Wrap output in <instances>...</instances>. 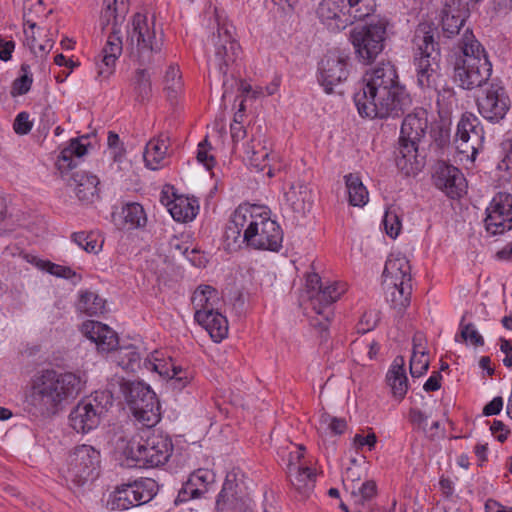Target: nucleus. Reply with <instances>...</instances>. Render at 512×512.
<instances>
[{"instance_id": "f257e3e1", "label": "nucleus", "mask_w": 512, "mask_h": 512, "mask_svg": "<svg viewBox=\"0 0 512 512\" xmlns=\"http://www.w3.org/2000/svg\"><path fill=\"white\" fill-rule=\"evenodd\" d=\"M358 113L369 119L401 117L412 105V98L399 81L391 63L368 69L353 96Z\"/></svg>"}, {"instance_id": "f03ea898", "label": "nucleus", "mask_w": 512, "mask_h": 512, "mask_svg": "<svg viewBox=\"0 0 512 512\" xmlns=\"http://www.w3.org/2000/svg\"><path fill=\"white\" fill-rule=\"evenodd\" d=\"M84 383L82 377L73 372L42 370L25 393L24 409L34 417L54 416L64 403L78 396Z\"/></svg>"}, {"instance_id": "7ed1b4c3", "label": "nucleus", "mask_w": 512, "mask_h": 512, "mask_svg": "<svg viewBox=\"0 0 512 512\" xmlns=\"http://www.w3.org/2000/svg\"><path fill=\"white\" fill-rule=\"evenodd\" d=\"M462 55L456 60L454 78L463 89L481 87L490 78L492 64L484 47L470 29H466L459 42Z\"/></svg>"}, {"instance_id": "20e7f679", "label": "nucleus", "mask_w": 512, "mask_h": 512, "mask_svg": "<svg viewBox=\"0 0 512 512\" xmlns=\"http://www.w3.org/2000/svg\"><path fill=\"white\" fill-rule=\"evenodd\" d=\"M428 127L427 112L420 108L404 118L398 147L396 148L395 163L406 176L417 174L424 166V157L419 154V144L425 137Z\"/></svg>"}, {"instance_id": "39448f33", "label": "nucleus", "mask_w": 512, "mask_h": 512, "mask_svg": "<svg viewBox=\"0 0 512 512\" xmlns=\"http://www.w3.org/2000/svg\"><path fill=\"white\" fill-rule=\"evenodd\" d=\"M129 0H104L101 12L102 29L111 26L107 41L101 54L96 60L97 77L108 79L115 71V64L122 53V39L119 26L123 23L128 12Z\"/></svg>"}, {"instance_id": "423d86ee", "label": "nucleus", "mask_w": 512, "mask_h": 512, "mask_svg": "<svg viewBox=\"0 0 512 512\" xmlns=\"http://www.w3.org/2000/svg\"><path fill=\"white\" fill-rule=\"evenodd\" d=\"M437 27L433 23H420L414 33V59L417 84L422 88H432L436 85V78L440 69L441 52Z\"/></svg>"}, {"instance_id": "0eeeda50", "label": "nucleus", "mask_w": 512, "mask_h": 512, "mask_svg": "<svg viewBox=\"0 0 512 512\" xmlns=\"http://www.w3.org/2000/svg\"><path fill=\"white\" fill-rule=\"evenodd\" d=\"M173 452L171 438L156 430H147L137 440L129 441L125 455L135 462L136 466L154 468L166 464Z\"/></svg>"}, {"instance_id": "6e6552de", "label": "nucleus", "mask_w": 512, "mask_h": 512, "mask_svg": "<svg viewBox=\"0 0 512 512\" xmlns=\"http://www.w3.org/2000/svg\"><path fill=\"white\" fill-rule=\"evenodd\" d=\"M375 7V0H322L317 15L328 29L340 31L371 15Z\"/></svg>"}, {"instance_id": "1a4fd4ad", "label": "nucleus", "mask_w": 512, "mask_h": 512, "mask_svg": "<svg viewBox=\"0 0 512 512\" xmlns=\"http://www.w3.org/2000/svg\"><path fill=\"white\" fill-rule=\"evenodd\" d=\"M121 392L134 417L144 426L151 428L161 419V405L155 392L140 381H124Z\"/></svg>"}, {"instance_id": "9d476101", "label": "nucleus", "mask_w": 512, "mask_h": 512, "mask_svg": "<svg viewBox=\"0 0 512 512\" xmlns=\"http://www.w3.org/2000/svg\"><path fill=\"white\" fill-rule=\"evenodd\" d=\"M133 53L141 65L150 64L155 54H160L163 46V33H157L154 18L136 13L132 19V29L128 32Z\"/></svg>"}, {"instance_id": "9b49d317", "label": "nucleus", "mask_w": 512, "mask_h": 512, "mask_svg": "<svg viewBox=\"0 0 512 512\" xmlns=\"http://www.w3.org/2000/svg\"><path fill=\"white\" fill-rule=\"evenodd\" d=\"M113 405L110 391H95L82 399L70 412V426L78 433H88L100 424L101 418Z\"/></svg>"}, {"instance_id": "f8f14e48", "label": "nucleus", "mask_w": 512, "mask_h": 512, "mask_svg": "<svg viewBox=\"0 0 512 512\" xmlns=\"http://www.w3.org/2000/svg\"><path fill=\"white\" fill-rule=\"evenodd\" d=\"M306 286L310 294V305L313 311L320 317L313 321L312 324L319 326L321 330H326L333 316L332 304L344 293L345 287L336 282L324 285L317 273L307 276Z\"/></svg>"}, {"instance_id": "ddd939ff", "label": "nucleus", "mask_w": 512, "mask_h": 512, "mask_svg": "<svg viewBox=\"0 0 512 512\" xmlns=\"http://www.w3.org/2000/svg\"><path fill=\"white\" fill-rule=\"evenodd\" d=\"M498 169L512 171V150L498 164ZM486 231L499 235L512 229V194L498 192L486 209Z\"/></svg>"}, {"instance_id": "4468645a", "label": "nucleus", "mask_w": 512, "mask_h": 512, "mask_svg": "<svg viewBox=\"0 0 512 512\" xmlns=\"http://www.w3.org/2000/svg\"><path fill=\"white\" fill-rule=\"evenodd\" d=\"M158 491V485L151 478H140L121 484L110 494L108 506L111 510H128L151 501Z\"/></svg>"}, {"instance_id": "2eb2a0df", "label": "nucleus", "mask_w": 512, "mask_h": 512, "mask_svg": "<svg viewBox=\"0 0 512 512\" xmlns=\"http://www.w3.org/2000/svg\"><path fill=\"white\" fill-rule=\"evenodd\" d=\"M387 37V22L378 20L353 28L350 40L358 58L366 63L372 62L383 51Z\"/></svg>"}, {"instance_id": "dca6fc26", "label": "nucleus", "mask_w": 512, "mask_h": 512, "mask_svg": "<svg viewBox=\"0 0 512 512\" xmlns=\"http://www.w3.org/2000/svg\"><path fill=\"white\" fill-rule=\"evenodd\" d=\"M66 462V478L76 486H83L99 475L100 452L90 445L76 446Z\"/></svg>"}, {"instance_id": "f3484780", "label": "nucleus", "mask_w": 512, "mask_h": 512, "mask_svg": "<svg viewBox=\"0 0 512 512\" xmlns=\"http://www.w3.org/2000/svg\"><path fill=\"white\" fill-rule=\"evenodd\" d=\"M248 248L278 252L282 248L283 231L269 216V210L259 211L257 222L243 238Z\"/></svg>"}, {"instance_id": "a211bd4d", "label": "nucleus", "mask_w": 512, "mask_h": 512, "mask_svg": "<svg viewBox=\"0 0 512 512\" xmlns=\"http://www.w3.org/2000/svg\"><path fill=\"white\" fill-rule=\"evenodd\" d=\"M350 66V57L344 51L335 49L324 55L318 66V82L327 94L347 80Z\"/></svg>"}, {"instance_id": "6ab92c4d", "label": "nucleus", "mask_w": 512, "mask_h": 512, "mask_svg": "<svg viewBox=\"0 0 512 512\" xmlns=\"http://www.w3.org/2000/svg\"><path fill=\"white\" fill-rule=\"evenodd\" d=\"M259 211H266V207L242 204L235 209L224 233L227 249L236 250L245 244L246 241L243 238L257 222Z\"/></svg>"}, {"instance_id": "aec40b11", "label": "nucleus", "mask_w": 512, "mask_h": 512, "mask_svg": "<svg viewBox=\"0 0 512 512\" xmlns=\"http://www.w3.org/2000/svg\"><path fill=\"white\" fill-rule=\"evenodd\" d=\"M215 46L214 58L211 63L215 65L223 76L227 74V67L234 62L240 53L239 44L233 39V26L226 23H217V34L211 38Z\"/></svg>"}, {"instance_id": "412c9836", "label": "nucleus", "mask_w": 512, "mask_h": 512, "mask_svg": "<svg viewBox=\"0 0 512 512\" xmlns=\"http://www.w3.org/2000/svg\"><path fill=\"white\" fill-rule=\"evenodd\" d=\"M478 111L491 123H499L510 109V99L499 83H490L483 96L477 99Z\"/></svg>"}, {"instance_id": "4be33fe9", "label": "nucleus", "mask_w": 512, "mask_h": 512, "mask_svg": "<svg viewBox=\"0 0 512 512\" xmlns=\"http://www.w3.org/2000/svg\"><path fill=\"white\" fill-rule=\"evenodd\" d=\"M484 140V130L480 120L471 112L462 114L455 135L456 148L461 154L474 156Z\"/></svg>"}, {"instance_id": "5701e85b", "label": "nucleus", "mask_w": 512, "mask_h": 512, "mask_svg": "<svg viewBox=\"0 0 512 512\" xmlns=\"http://www.w3.org/2000/svg\"><path fill=\"white\" fill-rule=\"evenodd\" d=\"M435 186L451 199L461 197L465 188V178L461 170L444 161L438 162L433 174Z\"/></svg>"}, {"instance_id": "b1692460", "label": "nucleus", "mask_w": 512, "mask_h": 512, "mask_svg": "<svg viewBox=\"0 0 512 512\" xmlns=\"http://www.w3.org/2000/svg\"><path fill=\"white\" fill-rule=\"evenodd\" d=\"M217 512H247L248 502L240 495L235 472H228L222 489L216 498Z\"/></svg>"}, {"instance_id": "393cba45", "label": "nucleus", "mask_w": 512, "mask_h": 512, "mask_svg": "<svg viewBox=\"0 0 512 512\" xmlns=\"http://www.w3.org/2000/svg\"><path fill=\"white\" fill-rule=\"evenodd\" d=\"M383 284L397 286L399 282L412 284L409 260L401 254H390L383 270Z\"/></svg>"}, {"instance_id": "a878e982", "label": "nucleus", "mask_w": 512, "mask_h": 512, "mask_svg": "<svg viewBox=\"0 0 512 512\" xmlns=\"http://www.w3.org/2000/svg\"><path fill=\"white\" fill-rule=\"evenodd\" d=\"M83 333L103 352L115 350L118 346V336L109 326L98 321L83 323Z\"/></svg>"}, {"instance_id": "bb28decb", "label": "nucleus", "mask_w": 512, "mask_h": 512, "mask_svg": "<svg viewBox=\"0 0 512 512\" xmlns=\"http://www.w3.org/2000/svg\"><path fill=\"white\" fill-rule=\"evenodd\" d=\"M88 146V137L82 136L72 139L69 145L61 150L55 166L62 176L78 165L80 158L87 153Z\"/></svg>"}, {"instance_id": "cd10ccee", "label": "nucleus", "mask_w": 512, "mask_h": 512, "mask_svg": "<svg viewBox=\"0 0 512 512\" xmlns=\"http://www.w3.org/2000/svg\"><path fill=\"white\" fill-rule=\"evenodd\" d=\"M160 201L167 207L172 218L177 222L192 221L198 214L199 206L195 200L190 201V199L184 197H175L171 200L163 191Z\"/></svg>"}, {"instance_id": "c85d7f7f", "label": "nucleus", "mask_w": 512, "mask_h": 512, "mask_svg": "<svg viewBox=\"0 0 512 512\" xmlns=\"http://www.w3.org/2000/svg\"><path fill=\"white\" fill-rule=\"evenodd\" d=\"M194 319L205 328L215 342L222 341L228 334V321L217 309L208 313H195Z\"/></svg>"}, {"instance_id": "c756f323", "label": "nucleus", "mask_w": 512, "mask_h": 512, "mask_svg": "<svg viewBox=\"0 0 512 512\" xmlns=\"http://www.w3.org/2000/svg\"><path fill=\"white\" fill-rule=\"evenodd\" d=\"M144 367L147 370L156 371L160 375H166L168 377L170 387L179 391L185 388L193 379V375L189 370L183 369L181 366H176L174 364L171 365L170 369L166 368L164 370V365L161 363H156L145 358Z\"/></svg>"}, {"instance_id": "7c9ffc66", "label": "nucleus", "mask_w": 512, "mask_h": 512, "mask_svg": "<svg viewBox=\"0 0 512 512\" xmlns=\"http://www.w3.org/2000/svg\"><path fill=\"white\" fill-rule=\"evenodd\" d=\"M70 185H74L77 198L86 203L98 198L99 179L86 171H76L72 174Z\"/></svg>"}, {"instance_id": "2f4dec72", "label": "nucleus", "mask_w": 512, "mask_h": 512, "mask_svg": "<svg viewBox=\"0 0 512 512\" xmlns=\"http://www.w3.org/2000/svg\"><path fill=\"white\" fill-rule=\"evenodd\" d=\"M303 457L302 452H296V455L290 454V458L300 460ZM288 475L292 485L300 492H306L314 487L316 474L309 467L296 465L292 462L288 464Z\"/></svg>"}, {"instance_id": "473e14b6", "label": "nucleus", "mask_w": 512, "mask_h": 512, "mask_svg": "<svg viewBox=\"0 0 512 512\" xmlns=\"http://www.w3.org/2000/svg\"><path fill=\"white\" fill-rule=\"evenodd\" d=\"M25 25H28V29H24L25 45H27L36 56L45 57L53 48L54 40L48 37V33H45L39 28L36 35V23L25 20Z\"/></svg>"}, {"instance_id": "72a5a7b5", "label": "nucleus", "mask_w": 512, "mask_h": 512, "mask_svg": "<svg viewBox=\"0 0 512 512\" xmlns=\"http://www.w3.org/2000/svg\"><path fill=\"white\" fill-rule=\"evenodd\" d=\"M285 196L294 212L298 214L304 215L312 208V191L304 182H296L292 184Z\"/></svg>"}, {"instance_id": "f704fd0d", "label": "nucleus", "mask_w": 512, "mask_h": 512, "mask_svg": "<svg viewBox=\"0 0 512 512\" xmlns=\"http://www.w3.org/2000/svg\"><path fill=\"white\" fill-rule=\"evenodd\" d=\"M387 382L394 397L403 399L408 390V379L404 370V359L397 357L387 373Z\"/></svg>"}, {"instance_id": "c9c22d12", "label": "nucleus", "mask_w": 512, "mask_h": 512, "mask_svg": "<svg viewBox=\"0 0 512 512\" xmlns=\"http://www.w3.org/2000/svg\"><path fill=\"white\" fill-rule=\"evenodd\" d=\"M106 300L96 292L81 290L79 292L76 309L87 316H99L105 312Z\"/></svg>"}, {"instance_id": "e433bc0d", "label": "nucleus", "mask_w": 512, "mask_h": 512, "mask_svg": "<svg viewBox=\"0 0 512 512\" xmlns=\"http://www.w3.org/2000/svg\"><path fill=\"white\" fill-rule=\"evenodd\" d=\"M217 290L209 285L199 286L193 293L191 302L195 313L216 310V303L218 302Z\"/></svg>"}, {"instance_id": "4c0bfd02", "label": "nucleus", "mask_w": 512, "mask_h": 512, "mask_svg": "<svg viewBox=\"0 0 512 512\" xmlns=\"http://www.w3.org/2000/svg\"><path fill=\"white\" fill-rule=\"evenodd\" d=\"M167 141V136L160 135L157 139H152L146 144L143 157L148 168L158 169L168 150Z\"/></svg>"}, {"instance_id": "58836bf2", "label": "nucleus", "mask_w": 512, "mask_h": 512, "mask_svg": "<svg viewBox=\"0 0 512 512\" xmlns=\"http://www.w3.org/2000/svg\"><path fill=\"white\" fill-rule=\"evenodd\" d=\"M348 193V202L352 206L362 207L369 199V193L361 178L354 173L344 176Z\"/></svg>"}, {"instance_id": "ea45409f", "label": "nucleus", "mask_w": 512, "mask_h": 512, "mask_svg": "<svg viewBox=\"0 0 512 512\" xmlns=\"http://www.w3.org/2000/svg\"><path fill=\"white\" fill-rule=\"evenodd\" d=\"M387 301L393 309L397 310L398 313H403L405 309L410 305L412 284L405 282H399L397 286H385Z\"/></svg>"}, {"instance_id": "a19ab883", "label": "nucleus", "mask_w": 512, "mask_h": 512, "mask_svg": "<svg viewBox=\"0 0 512 512\" xmlns=\"http://www.w3.org/2000/svg\"><path fill=\"white\" fill-rule=\"evenodd\" d=\"M28 261L53 276L71 280L74 285L78 284L82 280V276L68 266L55 264L49 260H43L35 256H32L31 260Z\"/></svg>"}, {"instance_id": "79ce46f5", "label": "nucleus", "mask_w": 512, "mask_h": 512, "mask_svg": "<svg viewBox=\"0 0 512 512\" xmlns=\"http://www.w3.org/2000/svg\"><path fill=\"white\" fill-rule=\"evenodd\" d=\"M115 358L119 366L130 372H136L144 366V361H141L139 351L133 345L116 349Z\"/></svg>"}, {"instance_id": "37998d69", "label": "nucleus", "mask_w": 512, "mask_h": 512, "mask_svg": "<svg viewBox=\"0 0 512 512\" xmlns=\"http://www.w3.org/2000/svg\"><path fill=\"white\" fill-rule=\"evenodd\" d=\"M135 99L138 102L148 100L152 94L151 76L147 69H137L132 78Z\"/></svg>"}, {"instance_id": "c03bdc74", "label": "nucleus", "mask_w": 512, "mask_h": 512, "mask_svg": "<svg viewBox=\"0 0 512 512\" xmlns=\"http://www.w3.org/2000/svg\"><path fill=\"white\" fill-rule=\"evenodd\" d=\"M244 152L251 165L263 170L266 167L265 161L270 153L268 148L260 141L252 139L244 145Z\"/></svg>"}, {"instance_id": "a18cd8bd", "label": "nucleus", "mask_w": 512, "mask_h": 512, "mask_svg": "<svg viewBox=\"0 0 512 512\" xmlns=\"http://www.w3.org/2000/svg\"><path fill=\"white\" fill-rule=\"evenodd\" d=\"M441 16L450 17L455 23H465L469 16L467 0H445Z\"/></svg>"}, {"instance_id": "49530a36", "label": "nucleus", "mask_w": 512, "mask_h": 512, "mask_svg": "<svg viewBox=\"0 0 512 512\" xmlns=\"http://www.w3.org/2000/svg\"><path fill=\"white\" fill-rule=\"evenodd\" d=\"M183 87L182 77L178 67L169 66L164 76V91L167 98L173 102Z\"/></svg>"}, {"instance_id": "de8ad7c7", "label": "nucleus", "mask_w": 512, "mask_h": 512, "mask_svg": "<svg viewBox=\"0 0 512 512\" xmlns=\"http://www.w3.org/2000/svg\"><path fill=\"white\" fill-rule=\"evenodd\" d=\"M122 214L128 229L140 228L146 224V213L139 203H128L123 207Z\"/></svg>"}, {"instance_id": "09e8293b", "label": "nucleus", "mask_w": 512, "mask_h": 512, "mask_svg": "<svg viewBox=\"0 0 512 512\" xmlns=\"http://www.w3.org/2000/svg\"><path fill=\"white\" fill-rule=\"evenodd\" d=\"M72 241L87 253L97 254L102 249L103 241H99L94 232H74L71 235Z\"/></svg>"}, {"instance_id": "8fccbe9b", "label": "nucleus", "mask_w": 512, "mask_h": 512, "mask_svg": "<svg viewBox=\"0 0 512 512\" xmlns=\"http://www.w3.org/2000/svg\"><path fill=\"white\" fill-rule=\"evenodd\" d=\"M377 495V485L374 480H367L361 484L358 490L354 485L351 486V496L354 498V504L365 508V504L370 502Z\"/></svg>"}, {"instance_id": "3c124183", "label": "nucleus", "mask_w": 512, "mask_h": 512, "mask_svg": "<svg viewBox=\"0 0 512 512\" xmlns=\"http://www.w3.org/2000/svg\"><path fill=\"white\" fill-rule=\"evenodd\" d=\"M188 480L194 488L200 489V495L203 496L215 482V473L210 469L199 468L190 473Z\"/></svg>"}, {"instance_id": "603ef678", "label": "nucleus", "mask_w": 512, "mask_h": 512, "mask_svg": "<svg viewBox=\"0 0 512 512\" xmlns=\"http://www.w3.org/2000/svg\"><path fill=\"white\" fill-rule=\"evenodd\" d=\"M21 72L23 74L15 79L12 85V93L16 95L26 94L30 90L33 82L30 66L28 64L21 65Z\"/></svg>"}, {"instance_id": "864d4df0", "label": "nucleus", "mask_w": 512, "mask_h": 512, "mask_svg": "<svg viewBox=\"0 0 512 512\" xmlns=\"http://www.w3.org/2000/svg\"><path fill=\"white\" fill-rule=\"evenodd\" d=\"M465 316L462 317L459 328H460V336L465 342H470L474 346H483L484 339L479 334L474 324L472 323H464Z\"/></svg>"}, {"instance_id": "5fc2aeb1", "label": "nucleus", "mask_w": 512, "mask_h": 512, "mask_svg": "<svg viewBox=\"0 0 512 512\" xmlns=\"http://www.w3.org/2000/svg\"><path fill=\"white\" fill-rule=\"evenodd\" d=\"M380 321V313L377 310H369L363 313L357 324V332L365 334L373 330Z\"/></svg>"}, {"instance_id": "6e6d98bb", "label": "nucleus", "mask_w": 512, "mask_h": 512, "mask_svg": "<svg viewBox=\"0 0 512 512\" xmlns=\"http://www.w3.org/2000/svg\"><path fill=\"white\" fill-rule=\"evenodd\" d=\"M201 497L202 496L200 495V489L194 488L191 482L187 479L179 489L178 494L174 499V504L178 506L192 499H198Z\"/></svg>"}, {"instance_id": "4d7b16f0", "label": "nucleus", "mask_w": 512, "mask_h": 512, "mask_svg": "<svg viewBox=\"0 0 512 512\" xmlns=\"http://www.w3.org/2000/svg\"><path fill=\"white\" fill-rule=\"evenodd\" d=\"M383 224L387 235L391 238H396L401 230L402 224L398 214L393 210L386 211Z\"/></svg>"}, {"instance_id": "13d9d810", "label": "nucleus", "mask_w": 512, "mask_h": 512, "mask_svg": "<svg viewBox=\"0 0 512 512\" xmlns=\"http://www.w3.org/2000/svg\"><path fill=\"white\" fill-rule=\"evenodd\" d=\"M429 368V359L427 353L422 355H412L410 359V374L413 378H418L425 374Z\"/></svg>"}, {"instance_id": "bf43d9fd", "label": "nucleus", "mask_w": 512, "mask_h": 512, "mask_svg": "<svg viewBox=\"0 0 512 512\" xmlns=\"http://www.w3.org/2000/svg\"><path fill=\"white\" fill-rule=\"evenodd\" d=\"M208 141L207 139H204L202 142L198 145L197 150V160L199 163L203 164V166L210 170L215 165V159L212 155L208 153Z\"/></svg>"}, {"instance_id": "052dcab7", "label": "nucleus", "mask_w": 512, "mask_h": 512, "mask_svg": "<svg viewBox=\"0 0 512 512\" xmlns=\"http://www.w3.org/2000/svg\"><path fill=\"white\" fill-rule=\"evenodd\" d=\"M32 122L29 120V114L25 111L20 112L14 121V131L19 135L28 134L32 129Z\"/></svg>"}, {"instance_id": "680f3d73", "label": "nucleus", "mask_w": 512, "mask_h": 512, "mask_svg": "<svg viewBox=\"0 0 512 512\" xmlns=\"http://www.w3.org/2000/svg\"><path fill=\"white\" fill-rule=\"evenodd\" d=\"M376 443L377 436L374 432H370L366 436L362 434H356L353 438V444L356 449H362L364 446H367L368 450L371 451L375 448Z\"/></svg>"}, {"instance_id": "e2e57ef3", "label": "nucleus", "mask_w": 512, "mask_h": 512, "mask_svg": "<svg viewBox=\"0 0 512 512\" xmlns=\"http://www.w3.org/2000/svg\"><path fill=\"white\" fill-rule=\"evenodd\" d=\"M463 26L464 23H455L450 17L441 16L442 33L447 38L457 35Z\"/></svg>"}, {"instance_id": "0e129e2a", "label": "nucleus", "mask_w": 512, "mask_h": 512, "mask_svg": "<svg viewBox=\"0 0 512 512\" xmlns=\"http://www.w3.org/2000/svg\"><path fill=\"white\" fill-rule=\"evenodd\" d=\"M491 433L496 439L503 443L507 440L510 431L506 428V425L500 420H494L490 427Z\"/></svg>"}, {"instance_id": "69168bd1", "label": "nucleus", "mask_w": 512, "mask_h": 512, "mask_svg": "<svg viewBox=\"0 0 512 512\" xmlns=\"http://www.w3.org/2000/svg\"><path fill=\"white\" fill-rule=\"evenodd\" d=\"M502 408L503 399L502 397L497 396L484 406L482 413L484 416H493L499 414Z\"/></svg>"}, {"instance_id": "338daca9", "label": "nucleus", "mask_w": 512, "mask_h": 512, "mask_svg": "<svg viewBox=\"0 0 512 512\" xmlns=\"http://www.w3.org/2000/svg\"><path fill=\"white\" fill-rule=\"evenodd\" d=\"M15 49V42L13 40H6L0 36V59L7 62L11 59L12 53Z\"/></svg>"}, {"instance_id": "774afa93", "label": "nucleus", "mask_w": 512, "mask_h": 512, "mask_svg": "<svg viewBox=\"0 0 512 512\" xmlns=\"http://www.w3.org/2000/svg\"><path fill=\"white\" fill-rule=\"evenodd\" d=\"M409 420L413 425L425 430L427 425V416L418 408H411L409 410Z\"/></svg>"}]
</instances>
